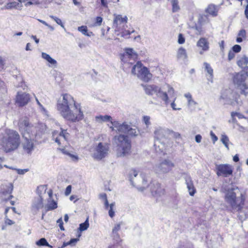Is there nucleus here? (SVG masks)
<instances>
[{
	"instance_id": "nucleus-1",
	"label": "nucleus",
	"mask_w": 248,
	"mask_h": 248,
	"mask_svg": "<svg viewBox=\"0 0 248 248\" xmlns=\"http://www.w3.org/2000/svg\"><path fill=\"white\" fill-rule=\"evenodd\" d=\"M225 193V201L227 208L232 212H238L239 219L243 221L248 217V214L243 210L245 198L238 187L231 185L227 188L223 187Z\"/></svg>"
},
{
	"instance_id": "nucleus-2",
	"label": "nucleus",
	"mask_w": 248,
	"mask_h": 248,
	"mask_svg": "<svg viewBox=\"0 0 248 248\" xmlns=\"http://www.w3.org/2000/svg\"><path fill=\"white\" fill-rule=\"evenodd\" d=\"M142 86L147 94H155L158 98L164 102L167 106L170 104L172 108H176L175 100L176 97L173 88L170 85L166 84L161 87L154 84Z\"/></svg>"
},
{
	"instance_id": "nucleus-3",
	"label": "nucleus",
	"mask_w": 248,
	"mask_h": 248,
	"mask_svg": "<svg viewBox=\"0 0 248 248\" xmlns=\"http://www.w3.org/2000/svg\"><path fill=\"white\" fill-rule=\"evenodd\" d=\"M20 144V138L17 132L10 129L0 130V148L4 152L13 151L18 148Z\"/></svg>"
},
{
	"instance_id": "nucleus-4",
	"label": "nucleus",
	"mask_w": 248,
	"mask_h": 248,
	"mask_svg": "<svg viewBox=\"0 0 248 248\" xmlns=\"http://www.w3.org/2000/svg\"><path fill=\"white\" fill-rule=\"evenodd\" d=\"M19 127L24 139L22 142L23 149L27 153L31 154L34 150V146L32 138L35 134L33 130L35 128L30 125L27 118L20 120Z\"/></svg>"
},
{
	"instance_id": "nucleus-5",
	"label": "nucleus",
	"mask_w": 248,
	"mask_h": 248,
	"mask_svg": "<svg viewBox=\"0 0 248 248\" xmlns=\"http://www.w3.org/2000/svg\"><path fill=\"white\" fill-rule=\"evenodd\" d=\"M114 144L116 146V155L118 157H124L130 153L131 141L126 135L119 134L113 139Z\"/></svg>"
},
{
	"instance_id": "nucleus-6",
	"label": "nucleus",
	"mask_w": 248,
	"mask_h": 248,
	"mask_svg": "<svg viewBox=\"0 0 248 248\" xmlns=\"http://www.w3.org/2000/svg\"><path fill=\"white\" fill-rule=\"evenodd\" d=\"M111 124L112 126H110V128L112 131L120 133H127L131 137H136L139 134V131L136 128L132 127L131 124H129L126 122L121 124L118 121H111Z\"/></svg>"
},
{
	"instance_id": "nucleus-7",
	"label": "nucleus",
	"mask_w": 248,
	"mask_h": 248,
	"mask_svg": "<svg viewBox=\"0 0 248 248\" xmlns=\"http://www.w3.org/2000/svg\"><path fill=\"white\" fill-rule=\"evenodd\" d=\"M58 108H80V104L76 103L74 97L68 93H63L57 100Z\"/></svg>"
},
{
	"instance_id": "nucleus-8",
	"label": "nucleus",
	"mask_w": 248,
	"mask_h": 248,
	"mask_svg": "<svg viewBox=\"0 0 248 248\" xmlns=\"http://www.w3.org/2000/svg\"><path fill=\"white\" fill-rule=\"evenodd\" d=\"M239 95L231 89L223 90L219 98V102L221 104H228L234 106L238 104V99Z\"/></svg>"
},
{
	"instance_id": "nucleus-9",
	"label": "nucleus",
	"mask_w": 248,
	"mask_h": 248,
	"mask_svg": "<svg viewBox=\"0 0 248 248\" xmlns=\"http://www.w3.org/2000/svg\"><path fill=\"white\" fill-rule=\"evenodd\" d=\"M132 74L137 75L141 80L148 82L152 78V74L145 67H142L140 62H138L134 65L132 69Z\"/></svg>"
},
{
	"instance_id": "nucleus-10",
	"label": "nucleus",
	"mask_w": 248,
	"mask_h": 248,
	"mask_svg": "<svg viewBox=\"0 0 248 248\" xmlns=\"http://www.w3.org/2000/svg\"><path fill=\"white\" fill-rule=\"evenodd\" d=\"M247 74L244 71H241L236 73L233 77L234 84L238 87L241 90V94L247 95L248 94V86L245 83Z\"/></svg>"
},
{
	"instance_id": "nucleus-11",
	"label": "nucleus",
	"mask_w": 248,
	"mask_h": 248,
	"mask_svg": "<svg viewBox=\"0 0 248 248\" xmlns=\"http://www.w3.org/2000/svg\"><path fill=\"white\" fill-rule=\"evenodd\" d=\"M168 134V131L162 128L158 129L155 132L156 140L154 146L157 152L160 151L161 153H164L165 147L162 143L164 142V140L166 139Z\"/></svg>"
},
{
	"instance_id": "nucleus-12",
	"label": "nucleus",
	"mask_w": 248,
	"mask_h": 248,
	"mask_svg": "<svg viewBox=\"0 0 248 248\" xmlns=\"http://www.w3.org/2000/svg\"><path fill=\"white\" fill-rule=\"evenodd\" d=\"M70 135L67 132V130L61 128V132L54 131L52 133V139L55 140L58 145L62 147L66 146L68 144V140Z\"/></svg>"
},
{
	"instance_id": "nucleus-13",
	"label": "nucleus",
	"mask_w": 248,
	"mask_h": 248,
	"mask_svg": "<svg viewBox=\"0 0 248 248\" xmlns=\"http://www.w3.org/2000/svg\"><path fill=\"white\" fill-rule=\"evenodd\" d=\"M174 167V164L169 159H164L156 164L154 170L157 174H164L170 172Z\"/></svg>"
},
{
	"instance_id": "nucleus-14",
	"label": "nucleus",
	"mask_w": 248,
	"mask_h": 248,
	"mask_svg": "<svg viewBox=\"0 0 248 248\" xmlns=\"http://www.w3.org/2000/svg\"><path fill=\"white\" fill-rule=\"evenodd\" d=\"M124 52L121 55V61L124 64H133L138 58V54L133 48H125Z\"/></svg>"
},
{
	"instance_id": "nucleus-15",
	"label": "nucleus",
	"mask_w": 248,
	"mask_h": 248,
	"mask_svg": "<svg viewBox=\"0 0 248 248\" xmlns=\"http://www.w3.org/2000/svg\"><path fill=\"white\" fill-rule=\"evenodd\" d=\"M81 109H62L61 114L65 119L75 122L81 119L83 113Z\"/></svg>"
},
{
	"instance_id": "nucleus-16",
	"label": "nucleus",
	"mask_w": 248,
	"mask_h": 248,
	"mask_svg": "<svg viewBox=\"0 0 248 248\" xmlns=\"http://www.w3.org/2000/svg\"><path fill=\"white\" fill-rule=\"evenodd\" d=\"M108 149L107 144L100 142L95 148L93 156L96 159L101 160L108 155Z\"/></svg>"
},
{
	"instance_id": "nucleus-17",
	"label": "nucleus",
	"mask_w": 248,
	"mask_h": 248,
	"mask_svg": "<svg viewBox=\"0 0 248 248\" xmlns=\"http://www.w3.org/2000/svg\"><path fill=\"white\" fill-rule=\"evenodd\" d=\"M217 174L218 176L228 177L232 174V166L229 164L216 165Z\"/></svg>"
},
{
	"instance_id": "nucleus-18",
	"label": "nucleus",
	"mask_w": 248,
	"mask_h": 248,
	"mask_svg": "<svg viewBox=\"0 0 248 248\" xmlns=\"http://www.w3.org/2000/svg\"><path fill=\"white\" fill-rule=\"evenodd\" d=\"M149 188L152 195L158 198L164 194V189L161 187L160 184L156 181H154L149 185Z\"/></svg>"
},
{
	"instance_id": "nucleus-19",
	"label": "nucleus",
	"mask_w": 248,
	"mask_h": 248,
	"mask_svg": "<svg viewBox=\"0 0 248 248\" xmlns=\"http://www.w3.org/2000/svg\"><path fill=\"white\" fill-rule=\"evenodd\" d=\"M31 97L29 93L18 92L16 98V104L19 107L26 106L30 101Z\"/></svg>"
},
{
	"instance_id": "nucleus-20",
	"label": "nucleus",
	"mask_w": 248,
	"mask_h": 248,
	"mask_svg": "<svg viewBox=\"0 0 248 248\" xmlns=\"http://www.w3.org/2000/svg\"><path fill=\"white\" fill-rule=\"evenodd\" d=\"M127 22V17L126 16L123 17L121 15H116L113 21V27L116 31H120L124 28Z\"/></svg>"
},
{
	"instance_id": "nucleus-21",
	"label": "nucleus",
	"mask_w": 248,
	"mask_h": 248,
	"mask_svg": "<svg viewBox=\"0 0 248 248\" xmlns=\"http://www.w3.org/2000/svg\"><path fill=\"white\" fill-rule=\"evenodd\" d=\"M44 206L43 202V198L40 196H37L34 198L33 200L31 211L33 214H36L39 209H42Z\"/></svg>"
},
{
	"instance_id": "nucleus-22",
	"label": "nucleus",
	"mask_w": 248,
	"mask_h": 248,
	"mask_svg": "<svg viewBox=\"0 0 248 248\" xmlns=\"http://www.w3.org/2000/svg\"><path fill=\"white\" fill-rule=\"evenodd\" d=\"M197 46L202 49L200 52V54H202L203 51H206L209 49V43L205 38H201L197 43Z\"/></svg>"
},
{
	"instance_id": "nucleus-23",
	"label": "nucleus",
	"mask_w": 248,
	"mask_h": 248,
	"mask_svg": "<svg viewBox=\"0 0 248 248\" xmlns=\"http://www.w3.org/2000/svg\"><path fill=\"white\" fill-rule=\"evenodd\" d=\"M22 3L23 1H21L20 0H17V1H10L7 3L4 6L3 9L7 10H20L23 7Z\"/></svg>"
},
{
	"instance_id": "nucleus-24",
	"label": "nucleus",
	"mask_w": 248,
	"mask_h": 248,
	"mask_svg": "<svg viewBox=\"0 0 248 248\" xmlns=\"http://www.w3.org/2000/svg\"><path fill=\"white\" fill-rule=\"evenodd\" d=\"M185 179L189 195L193 196L195 193L196 189L191 177L189 175H186L185 177Z\"/></svg>"
},
{
	"instance_id": "nucleus-25",
	"label": "nucleus",
	"mask_w": 248,
	"mask_h": 248,
	"mask_svg": "<svg viewBox=\"0 0 248 248\" xmlns=\"http://www.w3.org/2000/svg\"><path fill=\"white\" fill-rule=\"evenodd\" d=\"M248 63V57L244 55L237 57V64L238 66L245 68Z\"/></svg>"
},
{
	"instance_id": "nucleus-26",
	"label": "nucleus",
	"mask_w": 248,
	"mask_h": 248,
	"mask_svg": "<svg viewBox=\"0 0 248 248\" xmlns=\"http://www.w3.org/2000/svg\"><path fill=\"white\" fill-rule=\"evenodd\" d=\"M13 189V186L11 183H8V185L3 186L2 194L4 195L9 194L8 199H12L13 196L10 195Z\"/></svg>"
},
{
	"instance_id": "nucleus-27",
	"label": "nucleus",
	"mask_w": 248,
	"mask_h": 248,
	"mask_svg": "<svg viewBox=\"0 0 248 248\" xmlns=\"http://www.w3.org/2000/svg\"><path fill=\"white\" fill-rule=\"evenodd\" d=\"M41 55L42 58L46 60L50 64L49 65V66H57V61L55 59L51 58L49 54L45 52H42Z\"/></svg>"
},
{
	"instance_id": "nucleus-28",
	"label": "nucleus",
	"mask_w": 248,
	"mask_h": 248,
	"mask_svg": "<svg viewBox=\"0 0 248 248\" xmlns=\"http://www.w3.org/2000/svg\"><path fill=\"white\" fill-rule=\"evenodd\" d=\"M205 12L212 16H216L217 15L218 9L217 6L214 4H209L205 10Z\"/></svg>"
},
{
	"instance_id": "nucleus-29",
	"label": "nucleus",
	"mask_w": 248,
	"mask_h": 248,
	"mask_svg": "<svg viewBox=\"0 0 248 248\" xmlns=\"http://www.w3.org/2000/svg\"><path fill=\"white\" fill-rule=\"evenodd\" d=\"M172 7V12L177 13L180 10L178 0H167Z\"/></svg>"
},
{
	"instance_id": "nucleus-30",
	"label": "nucleus",
	"mask_w": 248,
	"mask_h": 248,
	"mask_svg": "<svg viewBox=\"0 0 248 248\" xmlns=\"http://www.w3.org/2000/svg\"><path fill=\"white\" fill-rule=\"evenodd\" d=\"M177 57L183 60L186 59L187 57L186 50L182 47L179 48L177 52Z\"/></svg>"
},
{
	"instance_id": "nucleus-31",
	"label": "nucleus",
	"mask_w": 248,
	"mask_h": 248,
	"mask_svg": "<svg viewBox=\"0 0 248 248\" xmlns=\"http://www.w3.org/2000/svg\"><path fill=\"white\" fill-rule=\"evenodd\" d=\"M203 64L205 66V70L209 75V78H208V80L210 81L211 82H213V69L212 68L209 63L207 62H204Z\"/></svg>"
},
{
	"instance_id": "nucleus-32",
	"label": "nucleus",
	"mask_w": 248,
	"mask_h": 248,
	"mask_svg": "<svg viewBox=\"0 0 248 248\" xmlns=\"http://www.w3.org/2000/svg\"><path fill=\"white\" fill-rule=\"evenodd\" d=\"M184 96L187 99L189 107H196L197 103L192 99V95L190 93H185Z\"/></svg>"
},
{
	"instance_id": "nucleus-33",
	"label": "nucleus",
	"mask_w": 248,
	"mask_h": 248,
	"mask_svg": "<svg viewBox=\"0 0 248 248\" xmlns=\"http://www.w3.org/2000/svg\"><path fill=\"white\" fill-rule=\"evenodd\" d=\"M57 203L54 200H52L50 202L49 200H48V203L46 206V211L52 210L57 208Z\"/></svg>"
},
{
	"instance_id": "nucleus-34",
	"label": "nucleus",
	"mask_w": 248,
	"mask_h": 248,
	"mask_svg": "<svg viewBox=\"0 0 248 248\" xmlns=\"http://www.w3.org/2000/svg\"><path fill=\"white\" fill-rule=\"evenodd\" d=\"M47 187L46 185H41L37 187L36 189V193L38 194V196L42 197V195L46 193Z\"/></svg>"
},
{
	"instance_id": "nucleus-35",
	"label": "nucleus",
	"mask_w": 248,
	"mask_h": 248,
	"mask_svg": "<svg viewBox=\"0 0 248 248\" xmlns=\"http://www.w3.org/2000/svg\"><path fill=\"white\" fill-rule=\"evenodd\" d=\"M79 241L78 238H73L67 242H63L62 245L60 248H63L67 246H75L76 243Z\"/></svg>"
},
{
	"instance_id": "nucleus-36",
	"label": "nucleus",
	"mask_w": 248,
	"mask_h": 248,
	"mask_svg": "<svg viewBox=\"0 0 248 248\" xmlns=\"http://www.w3.org/2000/svg\"><path fill=\"white\" fill-rule=\"evenodd\" d=\"M89 227V218L86 219L84 223L79 224L78 230L80 232H83L86 230Z\"/></svg>"
},
{
	"instance_id": "nucleus-37",
	"label": "nucleus",
	"mask_w": 248,
	"mask_h": 248,
	"mask_svg": "<svg viewBox=\"0 0 248 248\" xmlns=\"http://www.w3.org/2000/svg\"><path fill=\"white\" fill-rule=\"evenodd\" d=\"M36 244L38 246H47L51 247L46 240L45 238H42L36 242Z\"/></svg>"
},
{
	"instance_id": "nucleus-38",
	"label": "nucleus",
	"mask_w": 248,
	"mask_h": 248,
	"mask_svg": "<svg viewBox=\"0 0 248 248\" xmlns=\"http://www.w3.org/2000/svg\"><path fill=\"white\" fill-rule=\"evenodd\" d=\"M220 140H221V141L222 142V143L225 145L226 148L228 150H229V148L228 144H229V138L228 137V136H227L225 135H222L221 136Z\"/></svg>"
},
{
	"instance_id": "nucleus-39",
	"label": "nucleus",
	"mask_w": 248,
	"mask_h": 248,
	"mask_svg": "<svg viewBox=\"0 0 248 248\" xmlns=\"http://www.w3.org/2000/svg\"><path fill=\"white\" fill-rule=\"evenodd\" d=\"M231 116L232 119V122L235 123V117H237L238 119L246 118L244 116L237 112H232L231 113Z\"/></svg>"
},
{
	"instance_id": "nucleus-40",
	"label": "nucleus",
	"mask_w": 248,
	"mask_h": 248,
	"mask_svg": "<svg viewBox=\"0 0 248 248\" xmlns=\"http://www.w3.org/2000/svg\"><path fill=\"white\" fill-rule=\"evenodd\" d=\"M115 205V202H112L109 204L108 208V215L110 217H113L115 216V212L113 210Z\"/></svg>"
},
{
	"instance_id": "nucleus-41",
	"label": "nucleus",
	"mask_w": 248,
	"mask_h": 248,
	"mask_svg": "<svg viewBox=\"0 0 248 248\" xmlns=\"http://www.w3.org/2000/svg\"><path fill=\"white\" fill-rule=\"evenodd\" d=\"M50 17L53 19L58 25H60L63 29L65 30L64 25L63 24L62 20L60 18L53 16H50Z\"/></svg>"
},
{
	"instance_id": "nucleus-42",
	"label": "nucleus",
	"mask_w": 248,
	"mask_h": 248,
	"mask_svg": "<svg viewBox=\"0 0 248 248\" xmlns=\"http://www.w3.org/2000/svg\"><path fill=\"white\" fill-rule=\"evenodd\" d=\"M78 30L79 31L81 32L84 35L86 34L88 31L87 27L84 26L78 27Z\"/></svg>"
},
{
	"instance_id": "nucleus-43",
	"label": "nucleus",
	"mask_w": 248,
	"mask_h": 248,
	"mask_svg": "<svg viewBox=\"0 0 248 248\" xmlns=\"http://www.w3.org/2000/svg\"><path fill=\"white\" fill-rule=\"evenodd\" d=\"M241 50V47L239 45H235L232 48V51L234 52V53H238Z\"/></svg>"
},
{
	"instance_id": "nucleus-44",
	"label": "nucleus",
	"mask_w": 248,
	"mask_h": 248,
	"mask_svg": "<svg viewBox=\"0 0 248 248\" xmlns=\"http://www.w3.org/2000/svg\"><path fill=\"white\" fill-rule=\"evenodd\" d=\"M134 32V30H133L131 31H124L121 33V36L125 38H129V36L130 35V34Z\"/></svg>"
},
{
	"instance_id": "nucleus-45",
	"label": "nucleus",
	"mask_w": 248,
	"mask_h": 248,
	"mask_svg": "<svg viewBox=\"0 0 248 248\" xmlns=\"http://www.w3.org/2000/svg\"><path fill=\"white\" fill-rule=\"evenodd\" d=\"M21 1H23V2H24L25 1H28L27 3L26 4V5H32L33 4H38V0H20Z\"/></svg>"
},
{
	"instance_id": "nucleus-46",
	"label": "nucleus",
	"mask_w": 248,
	"mask_h": 248,
	"mask_svg": "<svg viewBox=\"0 0 248 248\" xmlns=\"http://www.w3.org/2000/svg\"><path fill=\"white\" fill-rule=\"evenodd\" d=\"M112 236L116 242H119L120 240V237L118 232L112 231Z\"/></svg>"
},
{
	"instance_id": "nucleus-47",
	"label": "nucleus",
	"mask_w": 248,
	"mask_h": 248,
	"mask_svg": "<svg viewBox=\"0 0 248 248\" xmlns=\"http://www.w3.org/2000/svg\"><path fill=\"white\" fill-rule=\"evenodd\" d=\"M60 150H61L63 154H67L69 155L72 158L75 159L76 160H77L78 159V157L77 156L71 155L70 154L68 153L66 151L65 149L64 148H59Z\"/></svg>"
},
{
	"instance_id": "nucleus-48",
	"label": "nucleus",
	"mask_w": 248,
	"mask_h": 248,
	"mask_svg": "<svg viewBox=\"0 0 248 248\" xmlns=\"http://www.w3.org/2000/svg\"><path fill=\"white\" fill-rule=\"evenodd\" d=\"M237 36L240 37H242L243 38H246V31L244 29L241 30L238 34Z\"/></svg>"
},
{
	"instance_id": "nucleus-49",
	"label": "nucleus",
	"mask_w": 248,
	"mask_h": 248,
	"mask_svg": "<svg viewBox=\"0 0 248 248\" xmlns=\"http://www.w3.org/2000/svg\"><path fill=\"white\" fill-rule=\"evenodd\" d=\"M185 42V39L184 37L183 36V34L181 33H180L178 35V43L179 44H183Z\"/></svg>"
},
{
	"instance_id": "nucleus-50",
	"label": "nucleus",
	"mask_w": 248,
	"mask_h": 248,
	"mask_svg": "<svg viewBox=\"0 0 248 248\" xmlns=\"http://www.w3.org/2000/svg\"><path fill=\"white\" fill-rule=\"evenodd\" d=\"M133 175L135 177L138 175V172L135 170H132L130 174V181H131V183L133 185V181L132 180L133 179V177L132 176Z\"/></svg>"
},
{
	"instance_id": "nucleus-51",
	"label": "nucleus",
	"mask_w": 248,
	"mask_h": 248,
	"mask_svg": "<svg viewBox=\"0 0 248 248\" xmlns=\"http://www.w3.org/2000/svg\"><path fill=\"white\" fill-rule=\"evenodd\" d=\"M15 170H16L17 173L19 174H24L26 172H27L29 171V169H15Z\"/></svg>"
},
{
	"instance_id": "nucleus-52",
	"label": "nucleus",
	"mask_w": 248,
	"mask_h": 248,
	"mask_svg": "<svg viewBox=\"0 0 248 248\" xmlns=\"http://www.w3.org/2000/svg\"><path fill=\"white\" fill-rule=\"evenodd\" d=\"M235 56V53L232 51L231 50H230L228 53V60L230 61H231L234 58Z\"/></svg>"
},
{
	"instance_id": "nucleus-53",
	"label": "nucleus",
	"mask_w": 248,
	"mask_h": 248,
	"mask_svg": "<svg viewBox=\"0 0 248 248\" xmlns=\"http://www.w3.org/2000/svg\"><path fill=\"white\" fill-rule=\"evenodd\" d=\"M150 117L147 116H144L143 117V121L147 126L150 124Z\"/></svg>"
},
{
	"instance_id": "nucleus-54",
	"label": "nucleus",
	"mask_w": 248,
	"mask_h": 248,
	"mask_svg": "<svg viewBox=\"0 0 248 248\" xmlns=\"http://www.w3.org/2000/svg\"><path fill=\"white\" fill-rule=\"evenodd\" d=\"M98 118H100L103 121H109L111 119V117L108 115L100 116Z\"/></svg>"
},
{
	"instance_id": "nucleus-55",
	"label": "nucleus",
	"mask_w": 248,
	"mask_h": 248,
	"mask_svg": "<svg viewBox=\"0 0 248 248\" xmlns=\"http://www.w3.org/2000/svg\"><path fill=\"white\" fill-rule=\"evenodd\" d=\"M57 223L58 224L59 226L60 227V229L62 231L64 230V228L63 226V221L62 219V218H59L57 221Z\"/></svg>"
},
{
	"instance_id": "nucleus-56",
	"label": "nucleus",
	"mask_w": 248,
	"mask_h": 248,
	"mask_svg": "<svg viewBox=\"0 0 248 248\" xmlns=\"http://www.w3.org/2000/svg\"><path fill=\"white\" fill-rule=\"evenodd\" d=\"M5 224L8 225H11L14 224L15 223V222L13 221V220L8 218L7 217V216H6L5 218Z\"/></svg>"
},
{
	"instance_id": "nucleus-57",
	"label": "nucleus",
	"mask_w": 248,
	"mask_h": 248,
	"mask_svg": "<svg viewBox=\"0 0 248 248\" xmlns=\"http://www.w3.org/2000/svg\"><path fill=\"white\" fill-rule=\"evenodd\" d=\"M102 22V18L100 16H97L96 18V21L95 23V26H100Z\"/></svg>"
},
{
	"instance_id": "nucleus-58",
	"label": "nucleus",
	"mask_w": 248,
	"mask_h": 248,
	"mask_svg": "<svg viewBox=\"0 0 248 248\" xmlns=\"http://www.w3.org/2000/svg\"><path fill=\"white\" fill-rule=\"evenodd\" d=\"M121 228V224H117L115 225L114 228L112 229V232H118V231L120 230Z\"/></svg>"
},
{
	"instance_id": "nucleus-59",
	"label": "nucleus",
	"mask_w": 248,
	"mask_h": 248,
	"mask_svg": "<svg viewBox=\"0 0 248 248\" xmlns=\"http://www.w3.org/2000/svg\"><path fill=\"white\" fill-rule=\"evenodd\" d=\"M71 188H72V186L71 185H69L68 186H67V187L66 188L65 191V194L67 196L70 194V193L71 192Z\"/></svg>"
},
{
	"instance_id": "nucleus-60",
	"label": "nucleus",
	"mask_w": 248,
	"mask_h": 248,
	"mask_svg": "<svg viewBox=\"0 0 248 248\" xmlns=\"http://www.w3.org/2000/svg\"><path fill=\"white\" fill-rule=\"evenodd\" d=\"M210 135H211L212 139L213 141V142L215 143L216 141H217V140L218 139L217 137L215 135V134L212 131H211Z\"/></svg>"
},
{
	"instance_id": "nucleus-61",
	"label": "nucleus",
	"mask_w": 248,
	"mask_h": 248,
	"mask_svg": "<svg viewBox=\"0 0 248 248\" xmlns=\"http://www.w3.org/2000/svg\"><path fill=\"white\" fill-rule=\"evenodd\" d=\"M202 139V137L201 135H200L199 134L195 136V141L197 143H200L201 142Z\"/></svg>"
},
{
	"instance_id": "nucleus-62",
	"label": "nucleus",
	"mask_w": 248,
	"mask_h": 248,
	"mask_svg": "<svg viewBox=\"0 0 248 248\" xmlns=\"http://www.w3.org/2000/svg\"><path fill=\"white\" fill-rule=\"evenodd\" d=\"M99 198L105 200H107V196L106 193H101L99 195Z\"/></svg>"
},
{
	"instance_id": "nucleus-63",
	"label": "nucleus",
	"mask_w": 248,
	"mask_h": 248,
	"mask_svg": "<svg viewBox=\"0 0 248 248\" xmlns=\"http://www.w3.org/2000/svg\"><path fill=\"white\" fill-rule=\"evenodd\" d=\"M101 2V5L104 7H107L108 3V0H100Z\"/></svg>"
},
{
	"instance_id": "nucleus-64",
	"label": "nucleus",
	"mask_w": 248,
	"mask_h": 248,
	"mask_svg": "<svg viewBox=\"0 0 248 248\" xmlns=\"http://www.w3.org/2000/svg\"><path fill=\"white\" fill-rule=\"evenodd\" d=\"M245 14L246 16V17L247 19H248V5L246 6L245 10Z\"/></svg>"
}]
</instances>
